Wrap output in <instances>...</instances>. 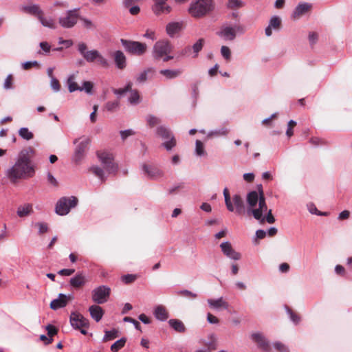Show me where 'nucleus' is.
<instances>
[{"instance_id": "nucleus-1", "label": "nucleus", "mask_w": 352, "mask_h": 352, "mask_svg": "<svg viewBox=\"0 0 352 352\" xmlns=\"http://www.w3.org/2000/svg\"><path fill=\"white\" fill-rule=\"evenodd\" d=\"M34 155V149L32 147L22 150L15 164L8 170L7 175L10 182L15 183L19 179L32 177L34 168L31 165L30 159Z\"/></svg>"}, {"instance_id": "nucleus-2", "label": "nucleus", "mask_w": 352, "mask_h": 352, "mask_svg": "<svg viewBox=\"0 0 352 352\" xmlns=\"http://www.w3.org/2000/svg\"><path fill=\"white\" fill-rule=\"evenodd\" d=\"M258 191H251L247 195V202L249 205L250 212L253 217L260 220L261 223L264 222L262 219L263 212L267 210V206L265 202V197L261 185L258 186Z\"/></svg>"}, {"instance_id": "nucleus-3", "label": "nucleus", "mask_w": 352, "mask_h": 352, "mask_svg": "<svg viewBox=\"0 0 352 352\" xmlns=\"http://www.w3.org/2000/svg\"><path fill=\"white\" fill-rule=\"evenodd\" d=\"M78 50L84 59L88 63L96 62L97 64L104 68L109 67V63L98 50H88L86 43L80 42L78 44Z\"/></svg>"}, {"instance_id": "nucleus-4", "label": "nucleus", "mask_w": 352, "mask_h": 352, "mask_svg": "<svg viewBox=\"0 0 352 352\" xmlns=\"http://www.w3.org/2000/svg\"><path fill=\"white\" fill-rule=\"evenodd\" d=\"M214 9V0H195L190 3L188 12L191 16L200 19L212 12Z\"/></svg>"}, {"instance_id": "nucleus-5", "label": "nucleus", "mask_w": 352, "mask_h": 352, "mask_svg": "<svg viewBox=\"0 0 352 352\" xmlns=\"http://www.w3.org/2000/svg\"><path fill=\"white\" fill-rule=\"evenodd\" d=\"M223 195L226 208L230 212H233L235 210V212L239 215L245 214V204L241 195L238 194L234 195L232 196V202L230 192L227 188H225L223 190Z\"/></svg>"}, {"instance_id": "nucleus-6", "label": "nucleus", "mask_w": 352, "mask_h": 352, "mask_svg": "<svg viewBox=\"0 0 352 352\" xmlns=\"http://www.w3.org/2000/svg\"><path fill=\"white\" fill-rule=\"evenodd\" d=\"M172 51V46L168 41L162 40L155 43L153 47V56L157 58H162L164 62L173 58L168 54Z\"/></svg>"}, {"instance_id": "nucleus-7", "label": "nucleus", "mask_w": 352, "mask_h": 352, "mask_svg": "<svg viewBox=\"0 0 352 352\" xmlns=\"http://www.w3.org/2000/svg\"><path fill=\"white\" fill-rule=\"evenodd\" d=\"M78 204L76 197H61L56 203L55 211L58 215H65L69 213L70 209L74 208Z\"/></svg>"}, {"instance_id": "nucleus-8", "label": "nucleus", "mask_w": 352, "mask_h": 352, "mask_svg": "<svg viewBox=\"0 0 352 352\" xmlns=\"http://www.w3.org/2000/svg\"><path fill=\"white\" fill-rule=\"evenodd\" d=\"M120 42L126 52L134 55H143L147 50V46L145 43L138 41H132L122 38Z\"/></svg>"}, {"instance_id": "nucleus-9", "label": "nucleus", "mask_w": 352, "mask_h": 352, "mask_svg": "<svg viewBox=\"0 0 352 352\" xmlns=\"http://www.w3.org/2000/svg\"><path fill=\"white\" fill-rule=\"evenodd\" d=\"M98 157L104 168L109 174H116L118 171V164L113 162V155L106 151H98L97 153Z\"/></svg>"}, {"instance_id": "nucleus-10", "label": "nucleus", "mask_w": 352, "mask_h": 352, "mask_svg": "<svg viewBox=\"0 0 352 352\" xmlns=\"http://www.w3.org/2000/svg\"><path fill=\"white\" fill-rule=\"evenodd\" d=\"M70 323L75 329H79L83 335H87V331L85 328H88L89 320L78 312H72L70 316Z\"/></svg>"}, {"instance_id": "nucleus-11", "label": "nucleus", "mask_w": 352, "mask_h": 352, "mask_svg": "<svg viewBox=\"0 0 352 352\" xmlns=\"http://www.w3.org/2000/svg\"><path fill=\"white\" fill-rule=\"evenodd\" d=\"M157 133L160 137L165 140V142L162 144V146L167 151H170L174 146H175L177 141L168 129L163 126H159L157 129Z\"/></svg>"}, {"instance_id": "nucleus-12", "label": "nucleus", "mask_w": 352, "mask_h": 352, "mask_svg": "<svg viewBox=\"0 0 352 352\" xmlns=\"http://www.w3.org/2000/svg\"><path fill=\"white\" fill-rule=\"evenodd\" d=\"M111 289L105 285L99 286L91 292L92 300L97 304L106 302L110 296Z\"/></svg>"}, {"instance_id": "nucleus-13", "label": "nucleus", "mask_w": 352, "mask_h": 352, "mask_svg": "<svg viewBox=\"0 0 352 352\" xmlns=\"http://www.w3.org/2000/svg\"><path fill=\"white\" fill-rule=\"evenodd\" d=\"M79 19L78 10H71L66 12L65 16L58 19V23L64 28H72L77 23Z\"/></svg>"}, {"instance_id": "nucleus-14", "label": "nucleus", "mask_w": 352, "mask_h": 352, "mask_svg": "<svg viewBox=\"0 0 352 352\" xmlns=\"http://www.w3.org/2000/svg\"><path fill=\"white\" fill-rule=\"evenodd\" d=\"M236 31L243 32V29L240 25H236L235 28L232 27H223L217 34L219 36L225 40L233 41L236 37Z\"/></svg>"}, {"instance_id": "nucleus-15", "label": "nucleus", "mask_w": 352, "mask_h": 352, "mask_svg": "<svg viewBox=\"0 0 352 352\" xmlns=\"http://www.w3.org/2000/svg\"><path fill=\"white\" fill-rule=\"evenodd\" d=\"M88 282L85 274L82 272H78L74 277L69 280V284L75 289H82Z\"/></svg>"}, {"instance_id": "nucleus-16", "label": "nucleus", "mask_w": 352, "mask_h": 352, "mask_svg": "<svg viewBox=\"0 0 352 352\" xmlns=\"http://www.w3.org/2000/svg\"><path fill=\"white\" fill-rule=\"evenodd\" d=\"M222 252L225 256L233 260L238 261L241 259V255L236 252L229 241L223 242L220 245Z\"/></svg>"}, {"instance_id": "nucleus-17", "label": "nucleus", "mask_w": 352, "mask_h": 352, "mask_svg": "<svg viewBox=\"0 0 352 352\" xmlns=\"http://www.w3.org/2000/svg\"><path fill=\"white\" fill-rule=\"evenodd\" d=\"M72 299V296H66L65 294H60L57 299H54L50 302V308L53 310H56L59 308L65 307L67 305L68 302Z\"/></svg>"}, {"instance_id": "nucleus-18", "label": "nucleus", "mask_w": 352, "mask_h": 352, "mask_svg": "<svg viewBox=\"0 0 352 352\" xmlns=\"http://www.w3.org/2000/svg\"><path fill=\"white\" fill-rule=\"evenodd\" d=\"M142 169L148 177L157 179L163 176V172L154 165L143 164Z\"/></svg>"}, {"instance_id": "nucleus-19", "label": "nucleus", "mask_w": 352, "mask_h": 352, "mask_svg": "<svg viewBox=\"0 0 352 352\" xmlns=\"http://www.w3.org/2000/svg\"><path fill=\"white\" fill-rule=\"evenodd\" d=\"M115 64L119 69H124L126 67V58L124 54L120 51L117 50L112 54Z\"/></svg>"}, {"instance_id": "nucleus-20", "label": "nucleus", "mask_w": 352, "mask_h": 352, "mask_svg": "<svg viewBox=\"0 0 352 352\" xmlns=\"http://www.w3.org/2000/svg\"><path fill=\"white\" fill-rule=\"evenodd\" d=\"M311 5L307 3H300L294 11L292 18L294 20L300 19L302 16L309 12Z\"/></svg>"}, {"instance_id": "nucleus-21", "label": "nucleus", "mask_w": 352, "mask_h": 352, "mask_svg": "<svg viewBox=\"0 0 352 352\" xmlns=\"http://www.w3.org/2000/svg\"><path fill=\"white\" fill-rule=\"evenodd\" d=\"M89 144V139H85L78 144L75 151L74 158L76 162H79L82 159Z\"/></svg>"}, {"instance_id": "nucleus-22", "label": "nucleus", "mask_w": 352, "mask_h": 352, "mask_svg": "<svg viewBox=\"0 0 352 352\" xmlns=\"http://www.w3.org/2000/svg\"><path fill=\"white\" fill-rule=\"evenodd\" d=\"M208 303L210 307L216 309H227L229 307L228 302L223 300V298H219L218 299H208Z\"/></svg>"}, {"instance_id": "nucleus-23", "label": "nucleus", "mask_w": 352, "mask_h": 352, "mask_svg": "<svg viewBox=\"0 0 352 352\" xmlns=\"http://www.w3.org/2000/svg\"><path fill=\"white\" fill-rule=\"evenodd\" d=\"M89 311L91 318L96 322H99L102 319L104 313L102 308L97 305L90 306Z\"/></svg>"}, {"instance_id": "nucleus-24", "label": "nucleus", "mask_w": 352, "mask_h": 352, "mask_svg": "<svg viewBox=\"0 0 352 352\" xmlns=\"http://www.w3.org/2000/svg\"><path fill=\"white\" fill-rule=\"evenodd\" d=\"M252 339L257 343L258 346L263 351L269 350V344L262 334L256 333L252 335Z\"/></svg>"}, {"instance_id": "nucleus-25", "label": "nucleus", "mask_w": 352, "mask_h": 352, "mask_svg": "<svg viewBox=\"0 0 352 352\" xmlns=\"http://www.w3.org/2000/svg\"><path fill=\"white\" fill-rule=\"evenodd\" d=\"M22 10L28 14L36 16L38 19L43 14V10L38 5L26 6L22 8Z\"/></svg>"}, {"instance_id": "nucleus-26", "label": "nucleus", "mask_w": 352, "mask_h": 352, "mask_svg": "<svg viewBox=\"0 0 352 352\" xmlns=\"http://www.w3.org/2000/svg\"><path fill=\"white\" fill-rule=\"evenodd\" d=\"M155 318L159 320H166L168 318V312L166 308L163 305H157L153 312Z\"/></svg>"}, {"instance_id": "nucleus-27", "label": "nucleus", "mask_w": 352, "mask_h": 352, "mask_svg": "<svg viewBox=\"0 0 352 352\" xmlns=\"http://www.w3.org/2000/svg\"><path fill=\"white\" fill-rule=\"evenodd\" d=\"M182 29V23L178 22L170 23L166 25V32L173 36L176 33L179 32Z\"/></svg>"}, {"instance_id": "nucleus-28", "label": "nucleus", "mask_w": 352, "mask_h": 352, "mask_svg": "<svg viewBox=\"0 0 352 352\" xmlns=\"http://www.w3.org/2000/svg\"><path fill=\"white\" fill-rule=\"evenodd\" d=\"M33 212L32 205L30 204L21 206L17 209V214L20 217H24Z\"/></svg>"}, {"instance_id": "nucleus-29", "label": "nucleus", "mask_w": 352, "mask_h": 352, "mask_svg": "<svg viewBox=\"0 0 352 352\" xmlns=\"http://www.w3.org/2000/svg\"><path fill=\"white\" fill-rule=\"evenodd\" d=\"M168 323L177 332L183 333L186 330L184 323L179 320L171 319L168 321Z\"/></svg>"}, {"instance_id": "nucleus-30", "label": "nucleus", "mask_w": 352, "mask_h": 352, "mask_svg": "<svg viewBox=\"0 0 352 352\" xmlns=\"http://www.w3.org/2000/svg\"><path fill=\"white\" fill-rule=\"evenodd\" d=\"M245 6L242 0H228L226 6L228 10H236Z\"/></svg>"}, {"instance_id": "nucleus-31", "label": "nucleus", "mask_w": 352, "mask_h": 352, "mask_svg": "<svg viewBox=\"0 0 352 352\" xmlns=\"http://www.w3.org/2000/svg\"><path fill=\"white\" fill-rule=\"evenodd\" d=\"M38 20L45 27H47L51 29L56 28V25L54 20L51 17L45 18L44 16V13L39 17Z\"/></svg>"}, {"instance_id": "nucleus-32", "label": "nucleus", "mask_w": 352, "mask_h": 352, "mask_svg": "<svg viewBox=\"0 0 352 352\" xmlns=\"http://www.w3.org/2000/svg\"><path fill=\"white\" fill-rule=\"evenodd\" d=\"M152 10L156 15H160L162 14H168L171 11V7L170 6H168V4L163 5V6H159V7L158 6H153Z\"/></svg>"}, {"instance_id": "nucleus-33", "label": "nucleus", "mask_w": 352, "mask_h": 352, "mask_svg": "<svg viewBox=\"0 0 352 352\" xmlns=\"http://www.w3.org/2000/svg\"><path fill=\"white\" fill-rule=\"evenodd\" d=\"M160 73L164 76L166 78L168 79H172L178 77L181 74L182 71L179 69L177 70H171V69H163L160 72Z\"/></svg>"}, {"instance_id": "nucleus-34", "label": "nucleus", "mask_w": 352, "mask_h": 352, "mask_svg": "<svg viewBox=\"0 0 352 352\" xmlns=\"http://www.w3.org/2000/svg\"><path fill=\"white\" fill-rule=\"evenodd\" d=\"M154 70L152 68H148L142 72H141L138 76L136 77V81L139 83H143L146 81L148 75L149 74H153Z\"/></svg>"}, {"instance_id": "nucleus-35", "label": "nucleus", "mask_w": 352, "mask_h": 352, "mask_svg": "<svg viewBox=\"0 0 352 352\" xmlns=\"http://www.w3.org/2000/svg\"><path fill=\"white\" fill-rule=\"evenodd\" d=\"M281 25H282L281 19H280V17H278L277 16H272L271 18V19L270 21V23H269V25L270 26V28H272V29H274L275 30H280L281 28Z\"/></svg>"}, {"instance_id": "nucleus-36", "label": "nucleus", "mask_w": 352, "mask_h": 352, "mask_svg": "<svg viewBox=\"0 0 352 352\" xmlns=\"http://www.w3.org/2000/svg\"><path fill=\"white\" fill-rule=\"evenodd\" d=\"M67 83H68V89H69V92H73L76 90H80V91L82 90V88L79 87L78 85V84L76 82H74V76H71L69 77Z\"/></svg>"}, {"instance_id": "nucleus-37", "label": "nucleus", "mask_w": 352, "mask_h": 352, "mask_svg": "<svg viewBox=\"0 0 352 352\" xmlns=\"http://www.w3.org/2000/svg\"><path fill=\"white\" fill-rule=\"evenodd\" d=\"M90 171L96 176H97L102 182L106 181L104 171L101 168L98 166H92L90 168Z\"/></svg>"}, {"instance_id": "nucleus-38", "label": "nucleus", "mask_w": 352, "mask_h": 352, "mask_svg": "<svg viewBox=\"0 0 352 352\" xmlns=\"http://www.w3.org/2000/svg\"><path fill=\"white\" fill-rule=\"evenodd\" d=\"M19 135L26 140H30L34 138L33 133L25 127H23L19 129Z\"/></svg>"}, {"instance_id": "nucleus-39", "label": "nucleus", "mask_w": 352, "mask_h": 352, "mask_svg": "<svg viewBox=\"0 0 352 352\" xmlns=\"http://www.w3.org/2000/svg\"><path fill=\"white\" fill-rule=\"evenodd\" d=\"M205 41L204 38H199L192 47V50L195 53L194 57H197L198 53L202 50Z\"/></svg>"}, {"instance_id": "nucleus-40", "label": "nucleus", "mask_w": 352, "mask_h": 352, "mask_svg": "<svg viewBox=\"0 0 352 352\" xmlns=\"http://www.w3.org/2000/svg\"><path fill=\"white\" fill-rule=\"evenodd\" d=\"M126 343L125 338H121L116 342H115L111 346V350L113 352H118L120 349H122Z\"/></svg>"}, {"instance_id": "nucleus-41", "label": "nucleus", "mask_w": 352, "mask_h": 352, "mask_svg": "<svg viewBox=\"0 0 352 352\" xmlns=\"http://www.w3.org/2000/svg\"><path fill=\"white\" fill-rule=\"evenodd\" d=\"M131 91V96L129 98V101L131 104H137L140 102V94L137 90H132Z\"/></svg>"}, {"instance_id": "nucleus-42", "label": "nucleus", "mask_w": 352, "mask_h": 352, "mask_svg": "<svg viewBox=\"0 0 352 352\" xmlns=\"http://www.w3.org/2000/svg\"><path fill=\"white\" fill-rule=\"evenodd\" d=\"M132 85V82H129L125 87L120 89H113V92L116 95H123L127 91H131Z\"/></svg>"}, {"instance_id": "nucleus-43", "label": "nucleus", "mask_w": 352, "mask_h": 352, "mask_svg": "<svg viewBox=\"0 0 352 352\" xmlns=\"http://www.w3.org/2000/svg\"><path fill=\"white\" fill-rule=\"evenodd\" d=\"M119 105H120V102L118 100L109 101L106 103L104 108L108 111L113 112V111H116L119 107Z\"/></svg>"}, {"instance_id": "nucleus-44", "label": "nucleus", "mask_w": 352, "mask_h": 352, "mask_svg": "<svg viewBox=\"0 0 352 352\" xmlns=\"http://www.w3.org/2000/svg\"><path fill=\"white\" fill-rule=\"evenodd\" d=\"M137 279V276L135 274H126L121 277L122 281L125 284H131Z\"/></svg>"}, {"instance_id": "nucleus-45", "label": "nucleus", "mask_w": 352, "mask_h": 352, "mask_svg": "<svg viewBox=\"0 0 352 352\" xmlns=\"http://www.w3.org/2000/svg\"><path fill=\"white\" fill-rule=\"evenodd\" d=\"M274 347L278 352H289L288 347L280 342H276L274 343Z\"/></svg>"}, {"instance_id": "nucleus-46", "label": "nucleus", "mask_w": 352, "mask_h": 352, "mask_svg": "<svg viewBox=\"0 0 352 352\" xmlns=\"http://www.w3.org/2000/svg\"><path fill=\"white\" fill-rule=\"evenodd\" d=\"M221 53L223 57L226 60H230L231 58V51L230 48L227 46H222L221 48Z\"/></svg>"}, {"instance_id": "nucleus-47", "label": "nucleus", "mask_w": 352, "mask_h": 352, "mask_svg": "<svg viewBox=\"0 0 352 352\" xmlns=\"http://www.w3.org/2000/svg\"><path fill=\"white\" fill-rule=\"evenodd\" d=\"M118 332L116 330L113 329L111 331H106L104 340V341H108L111 340H113L114 338H117Z\"/></svg>"}, {"instance_id": "nucleus-48", "label": "nucleus", "mask_w": 352, "mask_h": 352, "mask_svg": "<svg viewBox=\"0 0 352 352\" xmlns=\"http://www.w3.org/2000/svg\"><path fill=\"white\" fill-rule=\"evenodd\" d=\"M147 122L151 127H153L154 126L159 124L161 122V120L155 116H149L147 118Z\"/></svg>"}, {"instance_id": "nucleus-49", "label": "nucleus", "mask_w": 352, "mask_h": 352, "mask_svg": "<svg viewBox=\"0 0 352 352\" xmlns=\"http://www.w3.org/2000/svg\"><path fill=\"white\" fill-rule=\"evenodd\" d=\"M46 330L47 331V335L50 338H52V337L58 333V329L52 324H48L46 327Z\"/></svg>"}, {"instance_id": "nucleus-50", "label": "nucleus", "mask_w": 352, "mask_h": 352, "mask_svg": "<svg viewBox=\"0 0 352 352\" xmlns=\"http://www.w3.org/2000/svg\"><path fill=\"white\" fill-rule=\"evenodd\" d=\"M195 151L197 155H202L204 154V147L203 143L200 140L196 141Z\"/></svg>"}, {"instance_id": "nucleus-51", "label": "nucleus", "mask_w": 352, "mask_h": 352, "mask_svg": "<svg viewBox=\"0 0 352 352\" xmlns=\"http://www.w3.org/2000/svg\"><path fill=\"white\" fill-rule=\"evenodd\" d=\"M13 80H14L13 76L12 74L8 75L7 76L6 80H5V82H4V85H3V87L6 89H12V88Z\"/></svg>"}, {"instance_id": "nucleus-52", "label": "nucleus", "mask_w": 352, "mask_h": 352, "mask_svg": "<svg viewBox=\"0 0 352 352\" xmlns=\"http://www.w3.org/2000/svg\"><path fill=\"white\" fill-rule=\"evenodd\" d=\"M34 67H39V64L37 61L25 62L22 65V67L25 70H29Z\"/></svg>"}, {"instance_id": "nucleus-53", "label": "nucleus", "mask_w": 352, "mask_h": 352, "mask_svg": "<svg viewBox=\"0 0 352 352\" xmlns=\"http://www.w3.org/2000/svg\"><path fill=\"white\" fill-rule=\"evenodd\" d=\"M296 122L294 120H290L288 123V129L286 131L287 135L290 138L293 135V129L296 126Z\"/></svg>"}, {"instance_id": "nucleus-54", "label": "nucleus", "mask_w": 352, "mask_h": 352, "mask_svg": "<svg viewBox=\"0 0 352 352\" xmlns=\"http://www.w3.org/2000/svg\"><path fill=\"white\" fill-rule=\"evenodd\" d=\"M51 87L55 91H58L60 89V84L56 78L51 79Z\"/></svg>"}, {"instance_id": "nucleus-55", "label": "nucleus", "mask_w": 352, "mask_h": 352, "mask_svg": "<svg viewBox=\"0 0 352 352\" xmlns=\"http://www.w3.org/2000/svg\"><path fill=\"white\" fill-rule=\"evenodd\" d=\"M36 226L38 228L40 234L45 233L48 230V226L45 223H37Z\"/></svg>"}, {"instance_id": "nucleus-56", "label": "nucleus", "mask_w": 352, "mask_h": 352, "mask_svg": "<svg viewBox=\"0 0 352 352\" xmlns=\"http://www.w3.org/2000/svg\"><path fill=\"white\" fill-rule=\"evenodd\" d=\"M178 294L180 296H186V297H189V298H197L196 294H194V293L191 292L190 291H188L186 289L179 292Z\"/></svg>"}, {"instance_id": "nucleus-57", "label": "nucleus", "mask_w": 352, "mask_h": 352, "mask_svg": "<svg viewBox=\"0 0 352 352\" xmlns=\"http://www.w3.org/2000/svg\"><path fill=\"white\" fill-rule=\"evenodd\" d=\"M335 272L338 275L344 276L346 275V270L344 267L340 265H337L335 267Z\"/></svg>"}, {"instance_id": "nucleus-58", "label": "nucleus", "mask_w": 352, "mask_h": 352, "mask_svg": "<svg viewBox=\"0 0 352 352\" xmlns=\"http://www.w3.org/2000/svg\"><path fill=\"white\" fill-rule=\"evenodd\" d=\"M309 142L311 144H313L314 146H318V145L324 144V141L322 139L317 138V137L311 138L310 139Z\"/></svg>"}, {"instance_id": "nucleus-59", "label": "nucleus", "mask_w": 352, "mask_h": 352, "mask_svg": "<svg viewBox=\"0 0 352 352\" xmlns=\"http://www.w3.org/2000/svg\"><path fill=\"white\" fill-rule=\"evenodd\" d=\"M47 182L54 187L58 185L57 180L50 173H47Z\"/></svg>"}, {"instance_id": "nucleus-60", "label": "nucleus", "mask_w": 352, "mask_h": 352, "mask_svg": "<svg viewBox=\"0 0 352 352\" xmlns=\"http://www.w3.org/2000/svg\"><path fill=\"white\" fill-rule=\"evenodd\" d=\"M262 219H263V217ZM265 220L269 223H274L275 222V218L272 214V210H268L266 217L264 218Z\"/></svg>"}, {"instance_id": "nucleus-61", "label": "nucleus", "mask_w": 352, "mask_h": 352, "mask_svg": "<svg viewBox=\"0 0 352 352\" xmlns=\"http://www.w3.org/2000/svg\"><path fill=\"white\" fill-rule=\"evenodd\" d=\"M75 272L74 269H63L60 270L58 273L61 276H71Z\"/></svg>"}, {"instance_id": "nucleus-62", "label": "nucleus", "mask_w": 352, "mask_h": 352, "mask_svg": "<svg viewBox=\"0 0 352 352\" xmlns=\"http://www.w3.org/2000/svg\"><path fill=\"white\" fill-rule=\"evenodd\" d=\"M207 320L211 324H218L219 322V320L210 313L207 314Z\"/></svg>"}, {"instance_id": "nucleus-63", "label": "nucleus", "mask_w": 352, "mask_h": 352, "mask_svg": "<svg viewBox=\"0 0 352 352\" xmlns=\"http://www.w3.org/2000/svg\"><path fill=\"white\" fill-rule=\"evenodd\" d=\"M82 90L85 89L87 93H91V89L93 88L92 82L89 81H85L83 83Z\"/></svg>"}, {"instance_id": "nucleus-64", "label": "nucleus", "mask_w": 352, "mask_h": 352, "mask_svg": "<svg viewBox=\"0 0 352 352\" xmlns=\"http://www.w3.org/2000/svg\"><path fill=\"white\" fill-rule=\"evenodd\" d=\"M349 216H350V212L349 210H345L340 213L338 219L340 220H345V219H349Z\"/></svg>"}]
</instances>
